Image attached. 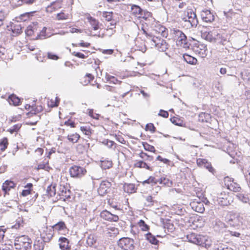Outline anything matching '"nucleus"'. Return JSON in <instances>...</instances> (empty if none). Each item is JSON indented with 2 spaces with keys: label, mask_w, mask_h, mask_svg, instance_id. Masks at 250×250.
Instances as JSON below:
<instances>
[{
  "label": "nucleus",
  "mask_w": 250,
  "mask_h": 250,
  "mask_svg": "<svg viewBox=\"0 0 250 250\" xmlns=\"http://www.w3.org/2000/svg\"><path fill=\"white\" fill-rule=\"evenodd\" d=\"M32 244V240L26 235L17 237L14 241L15 248L18 250H30Z\"/></svg>",
  "instance_id": "nucleus-1"
},
{
  "label": "nucleus",
  "mask_w": 250,
  "mask_h": 250,
  "mask_svg": "<svg viewBox=\"0 0 250 250\" xmlns=\"http://www.w3.org/2000/svg\"><path fill=\"white\" fill-rule=\"evenodd\" d=\"M182 20L186 23L185 25L189 28L196 27L198 23L196 14L191 9H187L184 11L182 16Z\"/></svg>",
  "instance_id": "nucleus-2"
},
{
  "label": "nucleus",
  "mask_w": 250,
  "mask_h": 250,
  "mask_svg": "<svg viewBox=\"0 0 250 250\" xmlns=\"http://www.w3.org/2000/svg\"><path fill=\"white\" fill-rule=\"evenodd\" d=\"M172 33L173 38L176 40L177 45L185 48L189 47L190 44L188 41L187 36L182 31L174 28L172 30Z\"/></svg>",
  "instance_id": "nucleus-3"
},
{
  "label": "nucleus",
  "mask_w": 250,
  "mask_h": 250,
  "mask_svg": "<svg viewBox=\"0 0 250 250\" xmlns=\"http://www.w3.org/2000/svg\"><path fill=\"white\" fill-rule=\"evenodd\" d=\"M118 245L124 250H133L135 248L134 240L129 237H123L118 241Z\"/></svg>",
  "instance_id": "nucleus-4"
},
{
  "label": "nucleus",
  "mask_w": 250,
  "mask_h": 250,
  "mask_svg": "<svg viewBox=\"0 0 250 250\" xmlns=\"http://www.w3.org/2000/svg\"><path fill=\"white\" fill-rule=\"evenodd\" d=\"M69 172L71 177L80 178L86 174V170L83 167L74 165L69 168Z\"/></svg>",
  "instance_id": "nucleus-5"
},
{
  "label": "nucleus",
  "mask_w": 250,
  "mask_h": 250,
  "mask_svg": "<svg viewBox=\"0 0 250 250\" xmlns=\"http://www.w3.org/2000/svg\"><path fill=\"white\" fill-rule=\"evenodd\" d=\"M150 42L151 44L157 47L160 51L164 52L168 49V44L166 41L158 37L154 36Z\"/></svg>",
  "instance_id": "nucleus-6"
},
{
  "label": "nucleus",
  "mask_w": 250,
  "mask_h": 250,
  "mask_svg": "<svg viewBox=\"0 0 250 250\" xmlns=\"http://www.w3.org/2000/svg\"><path fill=\"white\" fill-rule=\"evenodd\" d=\"M58 195L60 196V199L63 201L70 199L71 198V192L70 189H67L64 186L60 185L59 191H58Z\"/></svg>",
  "instance_id": "nucleus-7"
},
{
  "label": "nucleus",
  "mask_w": 250,
  "mask_h": 250,
  "mask_svg": "<svg viewBox=\"0 0 250 250\" xmlns=\"http://www.w3.org/2000/svg\"><path fill=\"white\" fill-rule=\"evenodd\" d=\"M187 239L188 242L197 245L204 244V240L201 236L192 233L187 235Z\"/></svg>",
  "instance_id": "nucleus-8"
},
{
  "label": "nucleus",
  "mask_w": 250,
  "mask_h": 250,
  "mask_svg": "<svg viewBox=\"0 0 250 250\" xmlns=\"http://www.w3.org/2000/svg\"><path fill=\"white\" fill-rule=\"evenodd\" d=\"M218 204L222 206H227L230 204V198L228 194L222 192L217 196Z\"/></svg>",
  "instance_id": "nucleus-9"
},
{
  "label": "nucleus",
  "mask_w": 250,
  "mask_h": 250,
  "mask_svg": "<svg viewBox=\"0 0 250 250\" xmlns=\"http://www.w3.org/2000/svg\"><path fill=\"white\" fill-rule=\"evenodd\" d=\"M197 164L199 167L206 168L213 174L215 173V170L212 167L211 163L206 159L201 158L197 159Z\"/></svg>",
  "instance_id": "nucleus-10"
},
{
  "label": "nucleus",
  "mask_w": 250,
  "mask_h": 250,
  "mask_svg": "<svg viewBox=\"0 0 250 250\" xmlns=\"http://www.w3.org/2000/svg\"><path fill=\"white\" fill-rule=\"evenodd\" d=\"M100 217L104 220L110 222H117L119 220L118 215L113 214L106 210H103L101 212Z\"/></svg>",
  "instance_id": "nucleus-11"
},
{
  "label": "nucleus",
  "mask_w": 250,
  "mask_h": 250,
  "mask_svg": "<svg viewBox=\"0 0 250 250\" xmlns=\"http://www.w3.org/2000/svg\"><path fill=\"white\" fill-rule=\"evenodd\" d=\"M202 20L206 22H212L214 21V15L208 10H203L201 12Z\"/></svg>",
  "instance_id": "nucleus-12"
},
{
  "label": "nucleus",
  "mask_w": 250,
  "mask_h": 250,
  "mask_svg": "<svg viewBox=\"0 0 250 250\" xmlns=\"http://www.w3.org/2000/svg\"><path fill=\"white\" fill-rule=\"evenodd\" d=\"M111 185V183L108 181H104L102 182L98 189L99 194L101 196H104L107 193Z\"/></svg>",
  "instance_id": "nucleus-13"
},
{
  "label": "nucleus",
  "mask_w": 250,
  "mask_h": 250,
  "mask_svg": "<svg viewBox=\"0 0 250 250\" xmlns=\"http://www.w3.org/2000/svg\"><path fill=\"white\" fill-rule=\"evenodd\" d=\"M59 247L61 250H70L69 240L65 237H61L59 238Z\"/></svg>",
  "instance_id": "nucleus-14"
},
{
  "label": "nucleus",
  "mask_w": 250,
  "mask_h": 250,
  "mask_svg": "<svg viewBox=\"0 0 250 250\" xmlns=\"http://www.w3.org/2000/svg\"><path fill=\"white\" fill-rule=\"evenodd\" d=\"M15 187V184L13 181L6 180L2 184V189L5 194H7L11 188H14Z\"/></svg>",
  "instance_id": "nucleus-15"
},
{
  "label": "nucleus",
  "mask_w": 250,
  "mask_h": 250,
  "mask_svg": "<svg viewBox=\"0 0 250 250\" xmlns=\"http://www.w3.org/2000/svg\"><path fill=\"white\" fill-rule=\"evenodd\" d=\"M192 208L196 211L199 213H203L205 211V208L202 202H193Z\"/></svg>",
  "instance_id": "nucleus-16"
},
{
  "label": "nucleus",
  "mask_w": 250,
  "mask_h": 250,
  "mask_svg": "<svg viewBox=\"0 0 250 250\" xmlns=\"http://www.w3.org/2000/svg\"><path fill=\"white\" fill-rule=\"evenodd\" d=\"M237 198L244 203H248L250 201L248 195L240 191L236 194Z\"/></svg>",
  "instance_id": "nucleus-17"
},
{
  "label": "nucleus",
  "mask_w": 250,
  "mask_h": 250,
  "mask_svg": "<svg viewBox=\"0 0 250 250\" xmlns=\"http://www.w3.org/2000/svg\"><path fill=\"white\" fill-rule=\"evenodd\" d=\"M131 12L132 14L135 16H140V14L143 12V9H142L139 6L136 4L131 5Z\"/></svg>",
  "instance_id": "nucleus-18"
},
{
  "label": "nucleus",
  "mask_w": 250,
  "mask_h": 250,
  "mask_svg": "<svg viewBox=\"0 0 250 250\" xmlns=\"http://www.w3.org/2000/svg\"><path fill=\"white\" fill-rule=\"evenodd\" d=\"M56 184H52L47 187L46 189V192L47 193L48 196L50 197H53L56 194Z\"/></svg>",
  "instance_id": "nucleus-19"
},
{
  "label": "nucleus",
  "mask_w": 250,
  "mask_h": 250,
  "mask_svg": "<svg viewBox=\"0 0 250 250\" xmlns=\"http://www.w3.org/2000/svg\"><path fill=\"white\" fill-rule=\"evenodd\" d=\"M146 239L151 244L157 245L159 241L156 239V237L152 235L151 233L148 232L145 235Z\"/></svg>",
  "instance_id": "nucleus-20"
},
{
  "label": "nucleus",
  "mask_w": 250,
  "mask_h": 250,
  "mask_svg": "<svg viewBox=\"0 0 250 250\" xmlns=\"http://www.w3.org/2000/svg\"><path fill=\"white\" fill-rule=\"evenodd\" d=\"M183 57L184 60L189 64H195L197 62V60L195 58L187 54H184Z\"/></svg>",
  "instance_id": "nucleus-21"
},
{
  "label": "nucleus",
  "mask_w": 250,
  "mask_h": 250,
  "mask_svg": "<svg viewBox=\"0 0 250 250\" xmlns=\"http://www.w3.org/2000/svg\"><path fill=\"white\" fill-rule=\"evenodd\" d=\"M54 231H57L59 232L62 230L66 229V225L64 222L60 221L53 226Z\"/></svg>",
  "instance_id": "nucleus-22"
},
{
  "label": "nucleus",
  "mask_w": 250,
  "mask_h": 250,
  "mask_svg": "<svg viewBox=\"0 0 250 250\" xmlns=\"http://www.w3.org/2000/svg\"><path fill=\"white\" fill-rule=\"evenodd\" d=\"M8 101L10 104H13L15 105H19L21 100L14 94H11L9 96Z\"/></svg>",
  "instance_id": "nucleus-23"
},
{
  "label": "nucleus",
  "mask_w": 250,
  "mask_h": 250,
  "mask_svg": "<svg viewBox=\"0 0 250 250\" xmlns=\"http://www.w3.org/2000/svg\"><path fill=\"white\" fill-rule=\"evenodd\" d=\"M89 146V144H86V145L78 144L76 146V151L79 154H83L86 151Z\"/></svg>",
  "instance_id": "nucleus-24"
},
{
  "label": "nucleus",
  "mask_w": 250,
  "mask_h": 250,
  "mask_svg": "<svg viewBox=\"0 0 250 250\" xmlns=\"http://www.w3.org/2000/svg\"><path fill=\"white\" fill-rule=\"evenodd\" d=\"M157 201L154 199V197L151 195L147 196L146 197V202L145 205L147 207L153 206L155 203H156Z\"/></svg>",
  "instance_id": "nucleus-25"
},
{
  "label": "nucleus",
  "mask_w": 250,
  "mask_h": 250,
  "mask_svg": "<svg viewBox=\"0 0 250 250\" xmlns=\"http://www.w3.org/2000/svg\"><path fill=\"white\" fill-rule=\"evenodd\" d=\"M229 188L232 190L234 192L239 193L242 190L241 187L236 183H234L232 181V183L230 185H228Z\"/></svg>",
  "instance_id": "nucleus-26"
},
{
  "label": "nucleus",
  "mask_w": 250,
  "mask_h": 250,
  "mask_svg": "<svg viewBox=\"0 0 250 250\" xmlns=\"http://www.w3.org/2000/svg\"><path fill=\"white\" fill-rule=\"evenodd\" d=\"M47 28L45 27H43L42 30H39V32L37 33L36 40H42L46 38V31Z\"/></svg>",
  "instance_id": "nucleus-27"
},
{
  "label": "nucleus",
  "mask_w": 250,
  "mask_h": 250,
  "mask_svg": "<svg viewBox=\"0 0 250 250\" xmlns=\"http://www.w3.org/2000/svg\"><path fill=\"white\" fill-rule=\"evenodd\" d=\"M135 166L139 168H145L146 169L152 171V169L143 161H138L135 164Z\"/></svg>",
  "instance_id": "nucleus-28"
},
{
  "label": "nucleus",
  "mask_w": 250,
  "mask_h": 250,
  "mask_svg": "<svg viewBox=\"0 0 250 250\" xmlns=\"http://www.w3.org/2000/svg\"><path fill=\"white\" fill-rule=\"evenodd\" d=\"M22 27L20 24H14L12 26V32L16 34L19 35L22 32Z\"/></svg>",
  "instance_id": "nucleus-29"
},
{
  "label": "nucleus",
  "mask_w": 250,
  "mask_h": 250,
  "mask_svg": "<svg viewBox=\"0 0 250 250\" xmlns=\"http://www.w3.org/2000/svg\"><path fill=\"white\" fill-rule=\"evenodd\" d=\"M8 145V142L7 138L4 137L0 140V150L1 151H4L7 148Z\"/></svg>",
  "instance_id": "nucleus-30"
},
{
  "label": "nucleus",
  "mask_w": 250,
  "mask_h": 250,
  "mask_svg": "<svg viewBox=\"0 0 250 250\" xmlns=\"http://www.w3.org/2000/svg\"><path fill=\"white\" fill-rule=\"evenodd\" d=\"M112 166V162L111 161L104 160L101 161V167L102 169H109Z\"/></svg>",
  "instance_id": "nucleus-31"
},
{
  "label": "nucleus",
  "mask_w": 250,
  "mask_h": 250,
  "mask_svg": "<svg viewBox=\"0 0 250 250\" xmlns=\"http://www.w3.org/2000/svg\"><path fill=\"white\" fill-rule=\"evenodd\" d=\"M80 137V136L78 134L75 133L68 135L67 139L70 142L75 143L77 142Z\"/></svg>",
  "instance_id": "nucleus-32"
},
{
  "label": "nucleus",
  "mask_w": 250,
  "mask_h": 250,
  "mask_svg": "<svg viewBox=\"0 0 250 250\" xmlns=\"http://www.w3.org/2000/svg\"><path fill=\"white\" fill-rule=\"evenodd\" d=\"M170 120L172 124L176 125L183 126L184 125L183 121L177 117H173L170 118Z\"/></svg>",
  "instance_id": "nucleus-33"
},
{
  "label": "nucleus",
  "mask_w": 250,
  "mask_h": 250,
  "mask_svg": "<svg viewBox=\"0 0 250 250\" xmlns=\"http://www.w3.org/2000/svg\"><path fill=\"white\" fill-rule=\"evenodd\" d=\"M152 17V13L143 10V12H142V14H140L139 16H138L139 18H142L144 19L145 21H147V19L149 18H151Z\"/></svg>",
  "instance_id": "nucleus-34"
},
{
  "label": "nucleus",
  "mask_w": 250,
  "mask_h": 250,
  "mask_svg": "<svg viewBox=\"0 0 250 250\" xmlns=\"http://www.w3.org/2000/svg\"><path fill=\"white\" fill-rule=\"evenodd\" d=\"M35 250H43L44 249V242L43 241H38L34 244Z\"/></svg>",
  "instance_id": "nucleus-35"
},
{
  "label": "nucleus",
  "mask_w": 250,
  "mask_h": 250,
  "mask_svg": "<svg viewBox=\"0 0 250 250\" xmlns=\"http://www.w3.org/2000/svg\"><path fill=\"white\" fill-rule=\"evenodd\" d=\"M143 146H144V149L146 151H148L152 152H155L156 151L155 147L153 146L147 144V143H143Z\"/></svg>",
  "instance_id": "nucleus-36"
},
{
  "label": "nucleus",
  "mask_w": 250,
  "mask_h": 250,
  "mask_svg": "<svg viewBox=\"0 0 250 250\" xmlns=\"http://www.w3.org/2000/svg\"><path fill=\"white\" fill-rule=\"evenodd\" d=\"M21 125L20 124L15 125L11 128L8 129L7 131L9 132L11 134H13L14 132H17L21 128Z\"/></svg>",
  "instance_id": "nucleus-37"
},
{
  "label": "nucleus",
  "mask_w": 250,
  "mask_h": 250,
  "mask_svg": "<svg viewBox=\"0 0 250 250\" xmlns=\"http://www.w3.org/2000/svg\"><path fill=\"white\" fill-rule=\"evenodd\" d=\"M113 13L112 12L104 11L103 12V17L107 21H111L112 20V15Z\"/></svg>",
  "instance_id": "nucleus-38"
},
{
  "label": "nucleus",
  "mask_w": 250,
  "mask_h": 250,
  "mask_svg": "<svg viewBox=\"0 0 250 250\" xmlns=\"http://www.w3.org/2000/svg\"><path fill=\"white\" fill-rule=\"evenodd\" d=\"M202 37L207 41H208L210 42H212L214 39V38L212 37L211 34H210L209 32H206L202 33Z\"/></svg>",
  "instance_id": "nucleus-39"
},
{
  "label": "nucleus",
  "mask_w": 250,
  "mask_h": 250,
  "mask_svg": "<svg viewBox=\"0 0 250 250\" xmlns=\"http://www.w3.org/2000/svg\"><path fill=\"white\" fill-rule=\"evenodd\" d=\"M158 182V180H156L155 177L152 176H150L149 178L145 180L143 184L144 185L145 184H151L152 185L156 184Z\"/></svg>",
  "instance_id": "nucleus-40"
},
{
  "label": "nucleus",
  "mask_w": 250,
  "mask_h": 250,
  "mask_svg": "<svg viewBox=\"0 0 250 250\" xmlns=\"http://www.w3.org/2000/svg\"><path fill=\"white\" fill-rule=\"evenodd\" d=\"M35 1L36 0H18L17 1V5L21 6L23 4L30 5L33 4Z\"/></svg>",
  "instance_id": "nucleus-41"
},
{
  "label": "nucleus",
  "mask_w": 250,
  "mask_h": 250,
  "mask_svg": "<svg viewBox=\"0 0 250 250\" xmlns=\"http://www.w3.org/2000/svg\"><path fill=\"white\" fill-rule=\"evenodd\" d=\"M25 34L28 36H31L32 35L35 34L34 27H32V25H29L25 30Z\"/></svg>",
  "instance_id": "nucleus-42"
},
{
  "label": "nucleus",
  "mask_w": 250,
  "mask_h": 250,
  "mask_svg": "<svg viewBox=\"0 0 250 250\" xmlns=\"http://www.w3.org/2000/svg\"><path fill=\"white\" fill-rule=\"evenodd\" d=\"M96 241V239L93 235H89L86 240L87 244L90 247L92 246Z\"/></svg>",
  "instance_id": "nucleus-43"
},
{
  "label": "nucleus",
  "mask_w": 250,
  "mask_h": 250,
  "mask_svg": "<svg viewBox=\"0 0 250 250\" xmlns=\"http://www.w3.org/2000/svg\"><path fill=\"white\" fill-rule=\"evenodd\" d=\"M158 182H159L160 184H164V185H167V186H169V184L170 185L172 184V182L167 178H161L159 180H158Z\"/></svg>",
  "instance_id": "nucleus-44"
},
{
  "label": "nucleus",
  "mask_w": 250,
  "mask_h": 250,
  "mask_svg": "<svg viewBox=\"0 0 250 250\" xmlns=\"http://www.w3.org/2000/svg\"><path fill=\"white\" fill-rule=\"evenodd\" d=\"M102 143L110 148H111L113 145H116V143L114 141L108 139L104 140Z\"/></svg>",
  "instance_id": "nucleus-45"
},
{
  "label": "nucleus",
  "mask_w": 250,
  "mask_h": 250,
  "mask_svg": "<svg viewBox=\"0 0 250 250\" xmlns=\"http://www.w3.org/2000/svg\"><path fill=\"white\" fill-rule=\"evenodd\" d=\"M90 22L94 30H97L99 29V22L98 21H97L95 19L91 18V20Z\"/></svg>",
  "instance_id": "nucleus-46"
},
{
  "label": "nucleus",
  "mask_w": 250,
  "mask_h": 250,
  "mask_svg": "<svg viewBox=\"0 0 250 250\" xmlns=\"http://www.w3.org/2000/svg\"><path fill=\"white\" fill-rule=\"evenodd\" d=\"M81 130L84 134L87 136H90L91 134L89 126H81Z\"/></svg>",
  "instance_id": "nucleus-47"
},
{
  "label": "nucleus",
  "mask_w": 250,
  "mask_h": 250,
  "mask_svg": "<svg viewBox=\"0 0 250 250\" xmlns=\"http://www.w3.org/2000/svg\"><path fill=\"white\" fill-rule=\"evenodd\" d=\"M139 225L142 227V229L143 231H146L149 229V227L146 224L145 222L143 220H140L139 222Z\"/></svg>",
  "instance_id": "nucleus-48"
},
{
  "label": "nucleus",
  "mask_w": 250,
  "mask_h": 250,
  "mask_svg": "<svg viewBox=\"0 0 250 250\" xmlns=\"http://www.w3.org/2000/svg\"><path fill=\"white\" fill-rule=\"evenodd\" d=\"M145 129L147 130H149L151 132H155L156 131V127L154 126V125L152 123H149L146 124V126Z\"/></svg>",
  "instance_id": "nucleus-49"
},
{
  "label": "nucleus",
  "mask_w": 250,
  "mask_h": 250,
  "mask_svg": "<svg viewBox=\"0 0 250 250\" xmlns=\"http://www.w3.org/2000/svg\"><path fill=\"white\" fill-rule=\"evenodd\" d=\"M33 12H26L21 15L20 19L23 21H25L29 19L30 16L32 15Z\"/></svg>",
  "instance_id": "nucleus-50"
},
{
  "label": "nucleus",
  "mask_w": 250,
  "mask_h": 250,
  "mask_svg": "<svg viewBox=\"0 0 250 250\" xmlns=\"http://www.w3.org/2000/svg\"><path fill=\"white\" fill-rule=\"evenodd\" d=\"M166 28L163 26H160L158 28V30H156L157 31H158L159 33H161V35L163 36V37H167V32H166Z\"/></svg>",
  "instance_id": "nucleus-51"
},
{
  "label": "nucleus",
  "mask_w": 250,
  "mask_h": 250,
  "mask_svg": "<svg viewBox=\"0 0 250 250\" xmlns=\"http://www.w3.org/2000/svg\"><path fill=\"white\" fill-rule=\"evenodd\" d=\"M197 48H199L200 51L198 49L196 50V52H198L199 54L204 55L206 52V46L204 44H200L197 46Z\"/></svg>",
  "instance_id": "nucleus-52"
},
{
  "label": "nucleus",
  "mask_w": 250,
  "mask_h": 250,
  "mask_svg": "<svg viewBox=\"0 0 250 250\" xmlns=\"http://www.w3.org/2000/svg\"><path fill=\"white\" fill-rule=\"evenodd\" d=\"M103 88L107 91L111 92L112 93L116 92V88L114 87L109 86L108 85H104Z\"/></svg>",
  "instance_id": "nucleus-53"
},
{
  "label": "nucleus",
  "mask_w": 250,
  "mask_h": 250,
  "mask_svg": "<svg viewBox=\"0 0 250 250\" xmlns=\"http://www.w3.org/2000/svg\"><path fill=\"white\" fill-rule=\"evenodd\" d=\"M47 58L51 60H57L59 57L56 55L52 52L47 53Z\"/></svg>",
  "instance_id": "nucleus-54"
},
{
  "label": "nucleus",
  "mask_w": 250,
  "mask_h": 250,
  "mask_svg": "<svg viewBox=\"0 0 250 250\" xmlns=\"http://www.w3.org/2000/svg\"><path fill=\"white\" fill-rule=\"evenodd\" d=\"M142 30L143 32V34H145L148 40L150 41L152 39L154 36L151 33H148L146 32L144 26L142 27Z\"/></svg>",
  "instance_id": "nucleus-55"
},
{
  "label": "nucleus",
  "mask_w": 250,
  "mask_h": 250,
  "mask_svg": "<svg viewBox=\"0 0 250 250\" xmlns=\"http://www.w3.org/2000/svg\"><path fill=\"white\" fill-rule=\"evenodd\" d=\"M57 19L58 20H65L68 18V15L64 14L63 13H60L57 15Z\"/></svg>",
  "instance_id": "nucleus-56"
},
{
  "label": "nucleus",
  "mask_w": 250,
  "mask_h": 250,
  "mask_svg": "<svg viewBox=\"0 0 250 250\" xmlns=\"http://www.w3.org/2000/svg\"><path fill=\"white\" fill-rule=\"evenodd\" d=\"M158 115L164 118H167L168 117V113L167 111L161 109L158 113Z\"/></svg>",
  "instance_id": "nucleus-57"
},
{
  "label": "nucleus",
  "mask_w": 250,
  "mask_h": 250,
  "mask_svg": "<svg viewBox=\"0 0 250 250\" xmlns=\"http://www.w3.org/2000/svg\"><path fill=\"white\" fill-rule=\"evenodd\" d=\"M214 250H224V245L222 243L214 245L213 247Z\"/></svg>",
  "instance_id": "nucleus-58"
},
{
  "label": "nucleus",
  "mask_w": 250,
  "mask_h": 250,
  "mask_svg": "<svg viewBox=\"0 0 250 250\" xmlns=\"http://www.w3.org/2000/svg\"><path fill=\"white\" fill-rule=\"evenodd\" d=\"M228 232H229V234L232 236L239 237H240V236L241 235V234L239 232L234 231L233 230L229 229V230H228Z\"/></svg>",
  "instance_id": "nucleus-59"
},
{
  "label": "nucleus",
  "mask_w": 250,
  "mask_h": 250,
  "mask_svg": "<svg viewBox=\"0 0 250 250\" xmlns=\"http://www.w3.org/2000/svg\"><path fill=\"white\" fill-rule=\"evenodd\" d=\"M72 55H73L74 56L77 57L79 58H82V59H84V58H86V56L85 55H84L83 54L80 53V52H74L72 53Z\"/></svg>",
  "instance_id": "nucleus-60"
},
{
  "label": "nucleus",
  "mask_w": 250,
  "mask_h": 250,
  "mask_svg": "<svg viewBox=\"0 0 250 250\" xmlns=\"http://www.w3.org/2000/svg\"><path fill=\"white\" fill-rule=\"evenodd\" d=\"M127 188V192H132L135 188L134 185L133 184H128L126 187H125V188Z\"/></svg>",
  "instance_id": "nucleus-61"
},
{
  "label": "nucleus",
  "mask_w": 250,
  "mask_h": 250,
  "mask_svg": "<svg viewBox=\"0 0 250 250\" xmlns=\"http://www.w3.org/2000/svg\"><path fill=\"white\" fill-rule=\"evenodd\" d=\"M12 247L10 245H2L0 247V250H12Z\"/></svg>",
  "instance_id": "nucleus-62"
},
{
  "label": "nucleus",
  "mask_w": 250,
  "mask_h": 250,
  "mask_svg": "<svg viewBox=\"0 0 250 250\" xmlns=\"http://www.w3.org/2000/svg\"><path fill=\"white\" fill-rule=\"evenodd\" d=\"M245 175L249 186L250 187V171L248 170L247 172H246Z\"/></svg>",
  "instance_id": "nucleus-63"
},
{
  "label": "nucleus",
  "mask_w": 250,
  "mask_h": 250,
  "mask_svg": "<svg viewBox=\"0 0 250 250\" xmlns=\"http://www.w3.org/2000/svg\"><path fill=\"white\" fill-rule=\"evenodd\" d=\"M30 192H31V190L30 189H24L22 190V192H21V195L23 196H26L28 195H29V194H30Z\"/></svg>",
  "instance_id": "nucleus-64"
}]
</instances>
